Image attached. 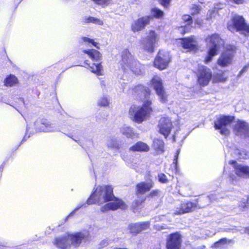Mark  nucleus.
<instances>
[{"instance_id": "1", "label": "nucleus", "mask_w": 249, "mask_h": 249, "mask_svg": "<svg viewBox=\"0 0 249 249\" xmlns=\"http://www.w3.org/2000/svg\"><path fill=\"white\" fill-rule=\"evenodd\" d=\"M130 90L133 96L138 100L142 101V104L132 105L129 108L128 115L133 122L141 124L150 118L154 111L152 100L149 98L151 90L142 84L132 87Z\"/></svg>"}, {"instance_id": "2", "label": "nucleus", "mask_w": 249, "mask_h": 249, "mask_svg": "<svg viewBox=\"0 0 249 249\" xmlns=\"http://www.w3.org/2000/svg\"><path fill=\"white\" fill-rule=\"evenodd\" d=\"M108 202L101 208V211H115L119 209L127 208L125 203L121 199L116 197L113 193V188L111 185L98 186L87 200V204L101 205Z\"/></svg>"}, {"instance_id": "3", "label": "nucleus", "mask_w": 249, "mask_h": 249, "mask_svg": "<svg viewBox=\"0 0 249 249\" xmlns=\"http://www.w3.org/2000/svg\"><path fill=\"white\" fill-rule=\"evenodd\" d=\"M121 58L119 64L124 71L129 70L136 74H141L142 73V65L138 60L133 58L128 49H124L122 51Z\"/></svg>"}, {"instance_id": "4", "label": "nucleus", "mask_w": 249, "mask_h": 249, "mask_svg": "<svg viewBox=\"0 0 249 249\" xmlns=\"http://www.w3.org/2000/svg\"><path fill=\"white\" fill-rule=\"evenodd\" d=\"M83 53L86 54L93 61L97 62V63H92L90 66L88 60L84 61L85 67L90 69L92 73H95L97 75H102L103 74V67L100 61L102 59V54L100 52L95 49H91L88 50H84Z\"/></svg>"}, {"instance_id": "5", "label": "nucleus", "mask_w": 249, "mask_h": 249, "mask_svg": "<svg viewBox=\"0 0 249 249\" xmlns=\"http://www.w3.org/2000/svg\"><path fill=\"white\" fill-rule=\"evenodd\" d=\"M231 23L227 25L229 30H235L246 36H249V24L243 16L234 15L231 19Z\"/></svg>"}, {"instance_id": "6", "label": "nucleus", "mask_w": 249, "mask_h": 249, "mask_svg": "<svg viewBox=\"0 0 249 249\" xmlns=\"http://www.w3.org/2000/svg\"><path fill=\"white\" fill-rule=\"evenodd\" d=\"M236 47L232 44H228L225 50L221 53L217 60L216 64L221 68L227 67L231 65L233 61Z\"/></svg>"}, {"instance_id": "7", "label": "nucleus", "mask_w": 249, "mask_h": 249, "mask_svg": "<svg viewBox=\"0 0 249 249\" xmlns=\"http://www.w3.org/2000/svg\"><path fill=\"white\" fill-rule=\"evenodd\" d=\"M150 84L159 97L160 102L162 103L167 102L168 95L165 91L161 78L157 75H154L150 80Z\"/></svg>"}, {"instance_id": "8", "label": "nucleus", "mask_w": 249, "mask_h": 249, "mask_svg": "<svg viewBox=\"0 0 249 249\" xmlns=\"http://www.w3.org/2000/svg\"><path fill=\"white\" fill-rule=\"evenodd\" d=\"M235 117L231 115H221L214 123V127L216 130H220L221 135L227 136L230 134V130L226 127L234 121Z\"/></svg>"}, {"instance_id": "9", "label": "nucleus", "mask_w": 249, "mask_h": 249, "mask_svg": "<svg viewBox=\"0 0 249 249\" xmlns=\"http://www.w3.org/2000/svg\"><path fill=\"white\" fill-rule=\"evenodd\" d=\"M172 57L169 53L160 50L153 62V66L160 71L167 69L171 62Z\"/></svg>"}, {"instance_id": "10", "label": "nucleus", "mask_w": 249, "mask_h": 249, "mask_svg": "<svg viewBox=\"0 0 249 249\" xmlns=\"http://www.w3.org/2000/svg\"><path fill=\"white\" fill-rule=\"evenodd\" d=\"M196 76L197 84L201 87H206L211 81L213 78V73L209 68L202 66L198 68Z\"/></svg>"}, {"instance_id": "11", "label": "nucleus", "mask_w": 249, "mask_h": 249, "mask_svg": "<svg viewBox=\"0 0 249 249\" xmlns=\"http://www.w3.org/2000/svg\"><path fill=\"white\" fill-rule=\"evenodd\" d=\"M182 236L179 231L170 233L166 241V249H181Z\"/></svg>"}, {"instance_id": "12", "label": "nucleus", "mask_w": 249, "mask_h": 249, "mask_svg": "<svg viewBox=\"0 0 249 249\" xmlns=\"http://www.w3.org/2000/svg\"><path fill=\"white\" fill-rule=\"evenodd\" d=\"M200 201L199 198L195 199L193 201L183 202L180 203L179 207L175 212V214L180 215L185 213H188L195 210L196 208L200 207L199 202Z\"/></svg>"}, {"instance_id": "13", "label": "nucleus", "mask_w": 249, "mask_h": 249, "mask_svg": "<svg viewBox=\"0 0 249 249\" xmlns=\"http://www.w3.org/2000/svg\"><path fill=\"white\" fill-rule=\"evenodd\" d=\"M179 39L181 41L182 48L188 52L196 51L199 49L196 37L194 36L180 38Z\"/></svg>"}, {"instance_id": "14", "label": "nucleus", "mask_w": 249, "mask_h": 249, "mask_svg": "<svg viewBox=\"0 0 249 249\" xmlns=\"http://www.w3.org/2000/svg\"><path fill=\"white\" fill-rule=\"evenodd\" d=\"M151 20L150 15L142 16L135 20L131 25V30L133 33L141 31L149 25Z\"/></svg>"}, {"instance_id": "15", "label": "nucleus", "mask_w": 249, "mask_h": 249, "mask_svg": "<svg viewBox=\"0 0 249 249\" xmlns=\"http://www.w3.org/2000/svg\"><path fill=\"white\" fill-rule=\"evenodd\" d=\"M159 132L162 134L165 138H167L170 135L174 126L170 119L167 117H161L158 124Z\"/></svg>"}, {"instance_id": "16", "label": "nucleus", "mask_w": 249, "mask_h": 249, "mask_svg": "<svg viewBox=\"0 0 249 249\" xmlns=\"http://www.w3.org/2000/svg\"><path fill=\"white\" fill-rule=\"evenodd\" d=\"M146 39V41L142 43L144 50L148 52H154L155 44L158 40L157 33L153 30L149 31Z\"/></svg>"}, {"instance_id": "17", "label": "nucleus", "mask_w": 249, "mask_h": 249, "mask_svg": "<svg viewBox=\"0 0 249 249\" xmlns=\"http://www.w3.org/2000/svg\"><path fill=\"white\" fill-rule=\"evenodd\" d=\"M232 129L236 135L249 136V124L245 121L237 120Z\"/></svg>"}, {"instance_id": "18", "label": "nucleus", "mask_w": 249, "mask_h": 249, "mask_svg": "<svg viewBox=\"0 0 249 249\" xmlns=\"http://www.w3.org/2000/svg\"><path fill=\"white\" fill-rule=\"evenodd\" d=\"M150 223L148 221L131 223L128 227L129 232L133 235H137L141 231L149 228Z\"/></svg>"}, {"instance_id": "19", "label": "nucleus", "mask_w": 249, "mask_h": 249, "mask_svg": "<svg viewBox=\"0 0 249 249\" xmlns=\"http://www.w3.org/2000/svg\"><path fill=\"white\" fill-rule=\"evenodd\" d=\"M154 186L153 182L151 180L149 182L141 181L138 183L135 187V194L137 196L143 195L150 191Z\"/></svg>"}, {"instance_id": "20", "label": "nucleus", "mask_w": 249, "mask_h": 249, "mask_svg": "<svg viewBox=\"0 0 249 249\" xmlns=\"http://www.w3.org/2000/svg\"><path fill=\"white\" fill-rule=\"evenodd\" d=\"M69 236L67 235L54 238L53 244L60 249H66L70 246Z\"/></svg>"}, {"instance_id": "21", "label": "nucleus", "mask_w": 249, "mask_h": 249, "mask_svg": "<svg viewBox=\"0 0 249 249\" xmlns=\"http://www.w3.org/2000/svg\"><path fill=\"white\" fill-rule=\"evenodd\" d=\"M235 174L239 177L249 178V166L248 165H239L234 167Z\"/></svg>"}, {"instance_id": "22", "label": "nucleus", "mask_w": 249, "mask_h": 249, "mask_svg": "<svg viewBox=\"0 0 249 249\" xmlns=\"http://www.w3.org/2000/svg\"><path fill=\"white\" fill-rule=\"evenodd\" d=\"M36 129L40 132H47L51 130L52 127L51 123L46 119H42L36 122Z\"/></svg>"}, {"instance_id": "23", "label": "nucleus", "mask_w": 249, "mask_h": 249, "mask_svg": "<svg viewBox=\"0 0 249 249\" xmlns=\"http://www.w3.org/2000/svg\"><path fill=\"white\" fill-rule=\"evenodd\" d=\"M149 150L148 144L142 141L137 142L129 148V150L133 152H148Z\"/></svg>"}, {"instance_id": "24", "label": "nucleus", "mask_w": 249, "mask_h": 249, "mask_svg": "<svg viewBox=\"0 0 249 249\" xmlns=\"http://www.w3.org/2000/svg\"><path fill=\"white\" fill-rule=\"evenodd\" d=\"M219 47L217 44L213 45L208 52V54L204 59V61L206 63H208L211 62L213 57L218 53Z\"/></svg>"}, {"instance_id": "25", "label": "nucleus", "mask_w": 249, "mask_h": 249, "mask_svg": "<svg viewBox=\"0 0 249 249\" xmlns=\"http://www.w3.org/2000/svg\"><path fill=\"white\" fill-rule=\"evenodd\" d=\"M85 237V235L81 232L72 234L71 236V244L76 247H78Z\"/></svg>"}, {"instance_id": "26", "label": "nucleus", "mask_w": 249, "mask_h": 249, "mask_svg": "<svg viewBox=\"0 0 249 249\" xmlns=\"http://www.w3.org/2000/svg\"><path fill=\"white\" fill-rule=\"evenodd\" d=\"M18 83L17 77L13 74L8 75L4 80V85L6 87H13Z\"/></svg>"}, {"instance_id": "27", "label": "nucleus", "mask_w": 249, "mask_h": 249, "mask_svg": "<svg viewBox=\"0 0 249 249\" xmlns=\"http://www.w3.org/2000/svg\"><path fill=\"white\" fill-rule=\"evenodd\" d=\"M154 148L157 153H162L164 151V142L162 140L156 139L153 141Z\"/></svg>"}, {"instance_id": "28", "label": "nucleus", "mask_w": 249, "mask_h": 249, "mask_svg": "<svg viewBox=\"0 0 249 249\" xmlns=\"http://www.w3.org/2000/svg\"><path fill=\"white\" fill-rule=\"evenodd\" d=\"M232 239H228L227 238H222L218 241L215 242L212 246V248L215 249H221L223 247L228 244L233 243Z\"/></svg>"}, {"instance_id": "29", "label": "nucleus", "mask_w": 249, "mask_h": 249, "mask_svg": "<svg viewBox=\"0 0 249 249\" xmlns=\"http://www.w3.org/2000/svg\"><path fill=\"white\" fill-rule=\"evenodd\" d=\"M208 40L213 45L220 43L221 41H223L222 39L220 37V36L218 34H213L208 36L206 39Z\"/></svg>"}, {"instance_id": "30", "label": "nucleus", "mask_w": 249, "mask_h": 249, "mask_svg": "<svg viewBox=\"0 0 249 249\" xmlns=\"http://www.w3.org/2000/svg\"><path fill=\"white\" fill-rule=\"evenodd\" d=\"M150 11L152 13V15L150 16L151 17V19L153 18L158 19L164 17V12L158 8H152L151 9Z\"/></svg>"}, {"instance_id": "31", "label": "nucleus", "mask_w": 249, "mask_h": 249, "mask_svg": "<svg viewBox=\"0 0 249 249\" xmlns=\"http://www.w3.org/2000/svg\"><path fill=\"white\" fill-rule=\"evenodd\" d=\"M146 196H139L137 199H135L132 203V208L137 210L142 206L146 200Z\"/></svg>"}, {"instance_id": "32", "label": "nucleus", "mask_w": 249, "mask_h": 249, "mask_svg": "<svg viewBox=\"0 0 249 249\" xmlns=\"http://www.w3.org/2000/svg\"><path fill=\"white\" fill-rule=\"evenodd\" d=\"M122 133L128 138L133 139L136 136V133L130 127H124L121 130Z\"/></svg>"}, {"instance_id": "33", "label": "nucleus", "mask_w": 249, "mask_h": 249, "mask_svg": "<svg viewBox=\"0 0 249 249\" xmlns=\"http://www.w3.org/2000/svg\"><path fill=\"white\" fill-rule=\"evenodd\" d=\"M84 22L85 23H93L95 24L103 25V21L99 18H94L92 17H85L84 18Z\"/></svg>"}, {"instance_id": "34", "label": "nucleus", "mask_w": 249, "mask_h": 249, "mask_svg": "<svg viewBox=\"0 0 249 249\" xmlns=\"http://www.w3.org/2000/svg\"><path fill=\"white\" fill-rule=\"evenodd\" d=\"M227 79V76H225L224 72L217 73L215 74L213 78V83L224 82Z\"/></svg>"}, {"instance_id": "35", "label": "nucleus", "mask_w": 249, "mask_h": 249, "mask_svg": "<svg viewBox=\"0 0 249 249\" xmlns=\"http://www.w3.org/2000/svg\"><path fill=\"white\" fill-rule=\"evenodd\" d=\"M81 39L83 41V42L85 43L88 45H89L90 44H91L98 49L100 48L99 46L98 45V43L95 42L94 39H93L88 38V37L84 36L81 38Z\"/></svg>"}, {"instance_id": "36", "label": "nucleus", "mask_w": 249, "mask_h": 249, "mask_svg": "<svg viewBox=\"0 0 249 249\" xmlns=\"http://www.w3.org/2000/svg\"><path fill=\"white\" fill-rule=\"evenodd\" d=\"M238 206L241 210L248 209L249 207V198L247 197L242 199L239 201Z\"/></svg>"}, {"instance_id": "37", "label": "nucleus", "mask_w": 249, "mask_h": 249, "mask_svg": "<svg viewBox=\"0 0 249 249\" xmlns=\"http://www.w3.org/2000/svg\"><path fill=\"white\" fill-rule=\"evenodd\" d=\"M191 26H181L178 27V29L179 31L180 34L183 36L185 34L189 33L191 31Z\"/></svg>"}, {"instance_id": "38", "label": "nucleus", "mask_w": 249, "mask_h": 249, "mask_svg": "<svg viewBox=\"0 0 249 249\" xmlns=\"http://www.w3.org/2000/svg\"><path fill=\"white\" fill-rule=\"evenodd\" d=\"M201 8L200 6L197 4H194L191 8V15L194 16L197 15L200 13Z\"/></svg>"}, {"instance_id": "39", "label": "nucleus", "mask_w": 249, "mask_h": 249, "mask_svg": "<svg viewBox=\"0 0 249 249\" xmlns=\"http://www.w3.org/2000/svg\"><path fill=\"white\" fill-rule=\"evenodd\" d=\"M158 177V180L160 183L165 184L169 182V180L167 178V176L164 173L159 174Z\"/></svg>"}, {"instance_id": "40", "label": "nucleus", "mask_w": 249, "mask_h": 249, "mask_svg": "<svg viewBox=\"0 0 249 249\" xmlns=\"http://www.w3.org/2000/svg\"><path fill=\"white\" fill-rule=\"evenodd\" d=\"M182 19L184 23L187 22L188 25L191 26L193 23V19L191 16L187 14L183 15Z\"/></svg>"}, {"instance_id": "41", "label": "nucleus", "mask_w": 249, "mask_h": 249, "mask_svg": "<svg viewBox=\"0 0 249 249\" xmlns=\"http://www.w3.org/2000/svg\"><path fill=\"white\" fill-rule=\"evenodd\" d=\"M98 105L100 107H107L109 105V102L107 97H102L98 101Z\"/></svg>"}, {"instance_id": "42", "label": "nucleus", "mask_w": 249, "mask_h": 249, "mask_svg": "<svg viewBox=\"0 0 249 249\" xmlns=\"http://www.w3.org/2000/svg\"><path fill=\"white\" fill-rule=\"evenodd\" d=\"M172 0H158L160 4L164 8H168L171 4Z\"/></svg>"}, {"instance_id": "43", "label": "nucleus", "mask_w": 249, "mask_h": 249, "mask_svg": "<svg viewBox=\"0 0 249 249\" xmlns=\"http://www.w3.org/2000/svg\"><path fill=\"white\" fill-rule=\"evenodd\" d=\"M160 193V191L158 189H156L152 190L147 195V197L153 198L154 197H156L159 196Z\"/></svg>"}, {"instance_id": "44", "label": "nucleus", "mask_w": 249, "mask_h": 249, "mask_svg": "<svg viewBox=\"0 0 249 249\" xmlns=\"http://www.w3.org/2000/svg\"><path fill=\"white\" fill-rule=\"evenodd\" d=\"M179 152H177L176 153V154L174 157V163L175 164V168L177 170L178 168V157Z\"/></svg>"}, {"instance_id": "45", "label": "nucleus", "mask_w": 249, "mask_h": 249, "mask_svg": "<svg viewBox=\"0 0 249 249\" xmlns=\"http://www.w3.org/2000/svg\"><path fill=\"white\" fill-rule=\"evenodd\" d=\"M229 164L233 165V168L234 169V167H236V165H240L239 164H238L237 161L235 160H231L229 161Z\"/></svg>"}, {"instance_id": "46", "label": "nucleus", "mask_w": 249, "mask_h": 249, "mask_svg": "<svg viewBox=\"0 0 249 249\" xmlns=\"http://www.w3.org/2000/svg\"><path fill=\"white\" fill-rule=\"evenodd\" d=\"M244 232H245V233L249 235V226L245 228Z\"/></svg>"}, {"instance_id": "47", "label": "nucleus", "mask_w": 249, "mask_h": 249, "mask_svg": "<svg viewBox=\"0 0 249 249\" xmlns=\"http://www.w3.org/2000/svg\"><path fill=\"white\" fill-rule=\"evenodd\" d=\"M195 22L199 26L201 25L202 24V21L201 20H196Z\"/></svg>"}]
</instances>
